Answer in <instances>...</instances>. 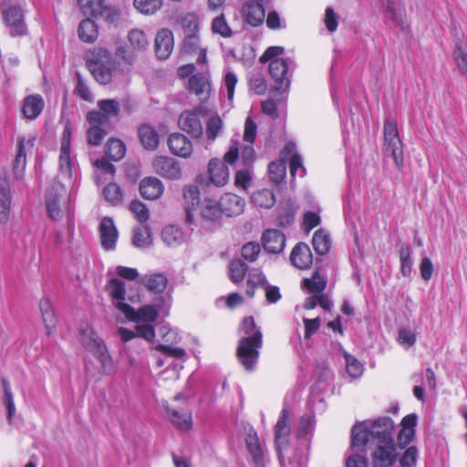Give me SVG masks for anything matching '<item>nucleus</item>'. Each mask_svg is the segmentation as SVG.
<instances>
[{"label":"nucleus","instance_id":"1","mask_svg":"<svg viewBox=\"0 0 467 467\" xmlns=\"http://www.w3.org/2000/svg\"><path fill=\"white\" fill-rule=\"evenodd\" d=\"M240 331L244 335L240 338L236 355L244 368L248 371H253L263 345V335L253 317H246L243 319Z\"/></svg>","mask_w":467,"mask_h":467},{"label":"nucleus","instance_id":"2","mask_svg":"<svg viewBox=\"0 0 467 467\" xmlns=\"http://www.w3.org/2000/svg\"><path fill=\"white\" fill-rule=\"evenodd\" d=\"M394 422L391 419L379 418L373 422H357L351 429V447L364 448L370 443L379 442L387 438L393 439Z\"/></svg>","mask_w":467,"mask_h":467},{"label":"nucleus","instance_id":"3","mask_svg":"<svg viewBox=\"0 0 467 467\" xmlns=\"http://www.w3.org/2000/svg\"><path fill=\"white\" fill-rule=\"evenodd\" d=\"M284 47H270L260 57L261 63L269 62L268 70L274 80V88L278 91H285L291 82V76L295 68V63L290 58H285Z\"/></svg>","mask_w":467,"mask_h":467},{"label":"nucleus","instance_id":"4","mask_svg":"<svg viewBox=\"0 0 467 467\" xmlns=\"http://www.w3.org/2000/svg\"><path fill=\"white\" fill-rule=\"evenodd\" d=\"M81 13L91 16L83 19L78 29L98 28L93 18H101L109 24L118 26L120 19V13L116 8L107 5L105 0H78Z\"/></svg>","mask_w":467,"mask_h":467},{"label":"nucleus","instance_id":"5","mask_svg":"<svg viewBox=\"0 0 467 467\" xmlns=\"http://www.w3.org/2000/svg\"><path fill=\"white\" fill-rule=\"evenodd\" d=\"M79 337L83 347L99 359L102 372L109 374L113 370V361L102 339L87 323L80 326Z\"/></svg>","mask_w":467,"mask_h":467},{"label":"nucleus","instance_id":"6","mask_svg":"<svg viewBox=\"0 0 467 467\" xmlns=\"http://www.w3.org/2000/svg\"><path fill=\"white\" fill-rule=\"evenodd\" d=\"M239 142L232 140L228 150L223 156V161L212 159L208 164V173L211 182L217 186H224L230 177L227 164H234L239 158Z\"/></svg>","mask_w":467,"mask_h":467},{"label":"nucleus","instance_id":"7","mask_svg":"<svg viewBox=\"0 0 467 467\" xmlns=\"http://www.w3.org/2000/svg\"><path fill=\"white\" fill-rule=\"evenodd\" d=\"M88 67L95 79L99 83L106 85L112 79L116 62L108 50L99 49L88 60Z\"/></svg>","mask_w":467,"mask_h":467},{"label":"nucleus","instance_id":"8","mask_svg":"<svg viewBox=\"0 0 467 467\" xmlns=\"http://www.w3.org/2000/svg\"><path fill=\"white\" fill-rule=\"evenodd\" d=\"M368 446H374L370 454L373 467H393L396 464L400 451L394 439H383L381 441L370 443Z\"/></svg>","mask_w":467,"mask_h":467},{"label":"nucleus","instance_id":"9","mask_svg":"<svg viewBox=\"0 0 467 467\" xmlns=\"http://www.w3.org/2000/svg\"><path fill=\"white\" fill-rule=\"evenodd\" d=\"M384 152L393 158L397 167L403 163V150L396 121L389 118L384 123Z\"/></svg>","mask_w":467,"mask_h":467},{"label":"nucleus","instance_id":"10","mask_svg":"<svg viewBox=\"0 0 467 467\" xmlns=\"http://www.w3.org/2000/svg\"><path fill=\"white\" fill-rule=\"evenodd\" d=\"M67 203V200L64 185L60 182H55L48 188L46 194V206L49 217L55 221L60 220Z\"/></svg>","mask_w":467,"mask_h":467},{"label":"nucleus","instance_id":"11","mask_svg":"<svg viewBox=\"0 0 467 467\" xmlns=\"http://www.w3.org/2000/svg\"><path fill=\"white\" fill-rule=\"evenodd\" d=\"M164 302L163 298L157 299L155 305H144L138 310L130 305H122L121 313L125 315L130 321L136 323L153 324L158 317L161 305Z\"/></svg>","mask_w":467,"mask_h":467},{"label":"nucleus","instance_id":"12","mask_svg":"<svg viewBox=\"0 0 467 467\" xmlns=\"http://www.w3.org/2000/svg\"><path fill=\"white\" fill-rule=\"evenodd\" d=\"M206 113L207 109L204 106H198L192 110H185L179 117V127L193 138H200L203 133L200 115Z\"/></svg>","mask_w":467,"mask_h":467},{"label":"nucleus","instance_id":"13","mask_svg":"<svg viewBox=\"0 0 467 467\" xmlns=\"http://www.w3.org/2000/svg\"><path fill=\"white\" fill-rule=\"evenodd\" d=\"M290 435L289 411L286 408L281 410L275 426V445L278 452L287 447Z\"/></svg>","mask_w":467,"mask_h":467},{"label":"nucleus","instance_id":"14","mask_svg":"<svg viewBox=\"0 0 467 467\" xmlns=\"http://www.w3.org/2000/svg\"><path fill=\"white\" fill-rule=\"evenodd\" d=\"M154 171L161 176L169 180H177L181 177V167L173 158L159 156L153 161Z\"/></svg>","mask_w":467,"mask_h":467},{"label":"nucleus","instance_id":"15","mask_svg":"<svg viewBox=\"0 0 467 467\" xmlns=\"http://www.w3.org/2000/svg\"><path fill=\"white\" fill-rule=\"evenodd\" d=\"M167 416L172 425L180 431H190L192 427V413L188 408L170 407L164 405Z\"/></svg>","mask_w":467,"mask_h":467},{"label":"nucleus","instance_id":"16","mask_svg":"<svg viewBox=\"0 0 467 467\" xmlns=\"http://www.w3.org/2000/svg\"><path fill=\"white\" fill-rule=\"evenodd\" d=\"M35 138L25 140V138L17 139V153L13 164L14 175L16 179H21L26 164V150L34 147Z\"/></svg>","mask_w":467,"mask_h":467},{"label":"nucleus","instance_id":"17","mask_svg":"<svg viewBox=\"0 0 467 467\" xmlns=\"http://www.w3.org/2000/svg\"><path fill=\"white\" fill-rule=\"evenodd\" d=\"M265 250L271 254H280L285 246V234L276 229H268L262 235Z\"/></svg>","mask_w":467,"mask_h":467},{"label":"nucleus","instance_id":"18","mask_svg":"<svg viewBox=\"0 0 467 467\" xmlns=\"http://www.w3.org/2000/svg\"><path fill=\"white\" fill-rule=\"evenodd\" d=\"M242 15L244 21L251 26H259L265 17V10L258 2H246L242 8Z\"/></svg>","mask_w":467,"mask_h":467},{"label":"nucleus","instance_id":"19","mask_svg":"<svg viewBox=\"0 0 467 467\" xmlns=\"http://www.w3.org/2000/svg\"><path fill=\"white\" fill-rule=\"evenodd\" d=\"M139 284L155 295H161L167 288L168 278L162 273H150L140 277Z\"/></svg>","mask_w":467,"mask_h":467},{"label":"nucleus","instance_id":"20","mask_svg":"<svg viewBox=\"0 0 467 467\" xmlns=\"http://www.w3.org/2000/svg\"><path fill=\"white\" fill-rule=\"evenodd\" d=\"M168 146L171 153L182 158H188L192 152L191 140L185 135L179 132L169 136Z\"/></svg>","mask_w":467,"mask_h":467},{"label":"nucleus","instance_id":"21","mask_svg":"<svg viewBox=\"0 0 467 467\" xmlns=\"http://www.w3.org/2000/svg\"><path fill=\"white\" fill-rule=\"evenodd\" d=\"M222 214L236 216L244 212L245 202L240 196L234 193L223 194L219 201Z\"/></svg>","mask_w":467,"mask_h":467},{"label":"nucleus","instance_id":"22","mask_svg":"<svg viewBox=\"0 0 467 467\" xmlns=\"http://www.w3.org/2000/svg\"><path fill=\"white\" fill-rule=\"evenodd\" d=\"M296 144L288 142L281 151V158L284 161L289 160L290 173L292 177L296 175L297 171H300L299 176L303 177L306 174V170L303 166L301 156L296 151Z\"/></svg>","mask_w":467,"mask_h":467},{"label":"nucleus","instance_id":"23","mask_svg":"<svg viewBox=\"0 0 467 467\" xmlns=\"http://www.w3.org/2000/svg\"><path fill=\"white\" fill-rule=\"evenodd\" d=\"M188 88L196 95L201 102H205L212 91L209 78L201 74L192 75L189 78Z\"/></svg>","mask_w":467,"mask_h":467},{"label":"nucleus","instance_id":"24","mask_svg":"<svg viewBox=\"0 0 467 467\" xmlns=\"http://www.w3.org/2000/svg\"><path fill=\"white\" fill-rule=\"evenodd\" d=\"M70 136L71 130L66 126L63 130L61 150L59 156V171L62 175L71 177V161H70Z\"/></svg>","mask_w":467,"mask_h":467},{"label":"nucleus","instance_id":"25","mask_svg":"<svg viewBox=\"0 0 467 467\" xmlns=\"http://www.w3.org/2000/svg\"><path fill=\"white\" fill-rule=\"evenodd\" d=\"M101 244L106 250H112L118 240V231L114 222L109 217H104L99 224Z\"/></svg>","mask_w":467,"mask_h":467},{"label":"nucleus","instance_id":"26","mask_svg":"<svg viewBox=\"0 0 467 467\" xmlns=\"http://www.w3.org/2000/svg\"><path fill=\"white\" fill-rule=\"evenodd\" d=\"M313 257L309 246L305 243H298L290 254L291 264L298 269H306L312 265Z\"/></svg>","mask_w":467,"mask_h":467},{"label":"nucleus","instance_id":"27","mask_svg":"<svg viewBox=\"0 0 467 467\" xmlns=\"http://www.w3.org/2000/svg\"><path fill=\"white\" fill-rule=\"evenodd\" d=\"M12 195L9 182L6 178H0V223H7L10 216Z\"/></svg>","mask_w":467,"mask_h":467},{"label":"nucleus","instance_id":"28","mask_svg":"<svg viewBox=\"0 0 467 467\" xmlns=\"http://www.w3.org/2000/svg\"><path fill=\"white\" fill-rule=\"evenodd\" d=\"M172 31H158L155 36V52L160 59H166L173 49Z\"/></svg>","mask_w":467,"mask_h":467},{"label":"nucleus","instance_id":"29","mask_svg":"<svg viewBox=\"0 0 467 467\" xmlns=\"http://www.w3.org/2000/svg\"><path fill=\"white\" fill-rule=\"evenodd\" d=\"M164 186L161 180L156 177L144 178L140 183L141 196L148 200H156L161 196Z\"/></svg>","mask_w":467,"mask_h":467},{"label":"nucleus","instance_id":"30","mask_svg":"<svg viewBox=\"0 0 467 467\" xmlns=\"http://www.w3.org/2000/svg\"><path fill=\"white\" fill-rule=\"evenodd\" d=\"M246 446L251 454L255 467H265V456L263 445L260 443L255 432L248 433L246 439Z\"/></svg>","mask_w":467,"mask_h":467},{"label":"nucleus","instance_id":"31","mask_svg":"<svg viewBox=\"0 0 467 467\" xmlns=\"http://www.w3.org/2000/svg\"><path fill=\"white\" fill-rule=\"evenodd\" d=\"M44 106L45 102L40 95H30L25 99L22 111L26 119H35L40 115Z\"/></svg>","mask_w":467,"mask_h":467},{"label":"nucleus","instance_id":"32","mask_svg":"<svg viewBox=\"0 0 467 467\" xmlns=\"http://www.w3.org/2000/svg\"><path fill=\"white\" fill-rule=\"evenodd\" d=\"M108 291L112 297L116 307L121 312V306L128 305L125 303L126 287L125 283L119 278H111L108 284Z\"/></svg>","mask_w":467,"mask_h":467},{"label":"nucleus","instance_id":"33","mask_svg":"<svg viewBox=\"0 0 467 467\" xmlns=\"http://www.w3.org/2000/svg\"><path fill=\"white\" fill-rule=\"evenodd\" d=\"M5 24L8 27L22 28L24 24V13L18 5H12L2 12Z\"/></svg>","mask_w":467,"mask_h":467},{"label":"nucleus","instance_id":"34","mask_svg":"<svg viewBox=\"0 0 467 467\" xmlns=\"http://www.w3.org/2000/svg\"><path fill=\"white\" fill-rule=\"evenodd\" d=\"M163 242L169 246H177L185 241V234L182 230L176 225H168L161 232Z\"/></svg>","mask_w":467,"mask_h":467},{"label":"nucleus","instance_id":"35","mask_svg":"<svg viewBox=\"0 0 467 467\" xmlns=\"http://www.w3.org/2000/svg\"><path fill=\"white\" fill-rule=\"evenodd\" d=\"M139 137L141 144L147 150H154L159 145V135L157 131L149 125H142L139 129Z\"/></svg>","mask_w":467,"mask_h":467},{"label":"nucleus","instance_id":"36","mask_svg":"<svg viewBox=\"0 0 467 467\" xmlns=\"http://www.w3.org/2000/svg\"><path fill=\"white\" fill-rule=\"evenodd\" d=\"M296 208L291 202H281L277 209V223L280 226H289L294 223Z\"/></svg>","mask_w":467,"mask_h":467},{"label":"nucleus","instance_id":"37","mask_svg":"<svg viewBox=\"0 0 467 467\" xmlns=\"http://www.w3.org/2000/svg\"><path fill=\"white\" fill-rule=\"evenodd\" d=\"M453 57L459 71L467 78V42L462 40L456 42Z\"/></svg>","mask_w":467,"mask_h":467},{"label":"nucleus","instance_id":"38","mask_svg":"<svg viewBox=\"0 0 467 467\" xmlns=\"http://www.w3.org/2000/svg\"><path fill=\"white\" fill-rule=\"evenodd\" d=\"M252 202L259 207L269 209L275 202L274 192L269 189L254 192L251 196Z\"/></svg>","mask_w":467,"mask_h":467},{"label":"nucleus","instance_id":"39","mask_svg":"<svg viewBox=\"0 0 467 467\" xmlns=\"http://www.w3.org/2000/svg\"><path fill=\"white\" fill-rule=\"evenodd\" d=\"M202 217L208 221H218L222 216L219 202L212 199H205L202 206Z\"/></svg>","mask_w":467,"mask_h":467},{"label":"nucleus","instance_id":"40","mask_svg":"<svg viewBox=\"0 0 467 467\" xmlns=\"http://www.w3.org/2000/svg\"><path fill=\"white\" fill-rule=\"evenodd\" d=\"M312 244L317 254H326L330 248L329 235L322 229L317 230L314 234Z\"/></svg>","mask_w":467,"mask_h":467},{"label":"nucleus","instance_id":"41","mask_svg":"<svg viewBox=\"0 0 467 467\" xmlns=\"http://www.w3.org/2000/svg\"><path fill=\"white\" fill-rule=\"evenodd\" d=\"M400 273L403 276H409L412 271L413 260L411 248L403 244L400 249Z\"/></svg>","mask_w":467,"mask_h":467},{"label":"nucleus","instance_id":"42","mask_svg":"<svg viewBox=\"0 0 467 467\" xmlns=\"http://www.w3.org/2000/svg\"><path fill=\"white\" fill-rule=\"evenodd\" d=\"M126 148L119 139H110L107 142L106 154L115 161L121 160L125 155Z\"/></svg>","mask_w":467,"mask_h":467},{"label":"nucleus","instance_id":"43","mask_svg":"<svg viewBox=\"0 0 467 467\" xmlns=\"http://www.w3.org/2000/svg\"><path fill=\"white\" fill-rule=\"evenodd\" d=\"M183 198L188 206L194 208L200 203V191L196 185L190 184L183 188ZM187 208V218L191 219V214Z\"/></svg>","mask_w":467,"mask_h":467},{"label":"nucleus","instance_id":"44","mask_svg":"<svg viewBox=\"0 0 467 467\" xmlns=\"http://www.w3.org/2000/svg\"><path fill=\"white\" fill-rule=\"evenodd\" d=\"M223 131V120L218 114L212 115L206 124L208 140H214Z\"/></svg>","mask_w":467,"mask_h":467},{"label":"nucleus","instance_id":"45","mask_svg":"<svg viewBox=\"0 0 467 467\" xmlns=\"http://www.w3.org/2000/svg\"><path fill=\"white\" fill-rule=\"evenodd\" d=\"M103 196L112 205H118L122 202V192L115 182H110L104 187Z\"/></svg>","mask_w":467,"mask_h":467},{"label":"nucleus","instance_id":"46","mask_svg":"<svg viewBox=\"0 0 467 467\" xmlns=\"http://www.w3.org/2000/svg\"><path fill=\"white\" fill-rule=\"evenodd\" d=\"M133 244L138 248L149 247L151 244L150 232L147 227H137L133 231Z\"/></svg>","mask_w":467,"mask_h":467},{"label":"nucleus","instance_id":"47","mask_svg":"<svg viewBox=\"0 0 467 467\" xmlns=\"http://www.w3.org/2000/svg\"><path fill=\"white\" fill-rule=\"evenodd\" d=\"M326 280L320 276L317 271H315L311 278L304 280V286L311 293L321 294L326 288Z\"/></svg>","mask_w":467,"mask_h":467},{"label":"nucleus","instance_id":"48","mask_svg":"<svg viewBox=\"0 0 467 467\" xmlns=\"http://www.w3.org/2000/svg\"><path fill=\"white\" fill-rule=\"evenodd\" d=\"M268 173H269V179L275 182L279 183L281 182L286 173V167L285 162L284 160L280 161H273L268 166Z\"/></svg>","mask_w":467,"mask_h":467},{"label":"nucleus","instance_id":"49","mask_svg":"<svg viewBox=\"0 0 467 467\" xmlns=\"http://www.w3.org/2000/svg\"><path fill=\"white\" fill-rule=\"evenodd\" d=\"M386 8V12L389 18L395 21H400L402 18L403 9L400 0H379Z\"/></svg>","mask_w":467,"mask_h":467},{"label":"nucleus","instance_id":"50","mask_svg":"<svg viewBox=\"0 0 467 467\" xmlns=\"http://www.w3.org/2000/svg\"><path fill=\"white\" fill-rule=\"evenodd\" d=\"M99 109L102 111L108 120L116 117L120 111V105L116 99H102L98 102Z\"/></svg>","mask_w":467,"mask_h":467},{"label":"nucleus","instance_id":"51","mask_svg":"<svg viewBox=\"0 0 467 467\" xmlns=\"http://www.w3.org/2000/svg\"><path fill=\"white\" fill-rule=\"evenodd\" d=\"M162 5V0H134L135 8L145 15H152Z\"/></svg>","mask_w":467,"mask_h":467},{"label":"nucleus","instance_id":"52","mask_svg":"<svg viewBox=\"0 0 467 467\" xmlns=\"http://www.w3.org/2000/svg\"><path fill=\"white\" fill-rule=\"evenodd\" d=\"M344 357L348 374L353 379L360 377L364 371L363 365L355 357L348 353H345Z\"/></svg>","mask_w":467,"mask_h":467},{"label":"nucleus","instance_id":"53","mask_svg":"<svg viewBox=\"0 0 467 467\" xmlns=\"http://www.w3.org/2000/svg\"><path fill=\"white\" fill-rule=\"evenodd\" d=\"M247 265L240 259L233 260L230 264L231 279L234 283L241 282L245 273L247 272Z\"/></svg>","mask_w":467,"mask_h":467},{"label":"nucleus","instance_id":"54","mask_svg":"<svg viewBox=\"0 0 467 467\" xmlns=\"http://www.w3.org/2000/svg\"><path fill=\"white\" fill-rule=\"evenodd\" d=\"M241 253L244 259L254 262L261 253V246L258 243L249 242L242 247Z\"/></svg>","mask_w":467,"mask_h":467},{"label":"nucleus","instance_id":"55","mask_svg":"<svg viewBox=\"0 0 467 467\" xmlns=\"http://www.w3.org/2000/svg\"><path fill=\"white\" fill-rule=\"evenodd\" d=\"M129 40L132 47L143 49L149 45V38L145 31H129Z\"/></svg>","mask_w":467,"mask_h":467},{"label":"nucleus","instance_id":"56","mask_svg":"<svg viewBox=\"0 0 467 467\" xmlns=\"http://www.w3.org/2000/svg\"><path fill=\"white\" fill-rule=\"evenodd\" d=\"M418 459V449L410 446L406 449L400 459V467H412L416 464Z\"/></svg>","mask_w":467,"mask_h":467},{"label":"nucleus","instance_id":"57","mask_svg":"<svg viewBox=\"0 0 467 467\" xmlns=\"http://www.w3.org/2000/svg\"><path fill=\"white\" fill-rule=\"evenodd\" d=\"M105 136L106 131L100 126H91L87 131V140L90 145H99Z\"/></svg>","mask_w":467,"mask_h":467},{"label":"nucleus","instance_id":"58","mask_svg":"<svg viewBox=\"0 0 467 467\" xmlns=\"http://www.w3.org/2000/svg\"><path fill=\"white\" fill-rule=\"evenodd\" d=\"M130 209L139 222L144 223L149 219V210L141 202L138 200L132 201Z\"/></svg>","mask_w":467,"mask_h":467},{"label":"nucleus","instance_id":"59","mask_svg":"<svg viewBox=\"0 0 467 467\" xmlns=\"http://www.w3.org/2000/svg\"><path fill=\"white\" fill-rule=\"evenodd\" d=\"M182 50L184 53H193L199 50V36L196 32H192L183 39Z\"/></svg>","mask_w":467,"mask_h":467},{"label":"nucleus","instance_id":"60","mask_svg":"<svg viewBox=\"0 0 467 467\" xmlns=\"http://www.w3.org/2000/svg\"><path fill=\"white\" fill-rule=\"evenodd\" d=\"M251 171L249 167H245L236 171L234 183L237 187L246 190L251 182Z\"/></svg>","mask_w":467,"mask_h":467},{"label":"nucleus","instance_id":"61","mask_svg":"<svg viewBox=\"0 0 467 467\" xmlns=\"http://www.w3.org/2000/svg\"><path fill=\"white\" fill-rule=\"evenodd\" d=\"M137 337H140L148 342H152L155 338V329L152 324H140L136 326Z\"/></svg>","mask_w":467,"mask_h":467},{"label":"nucleus","instance_id":"62","mask_svg":"<svg viewBox=\"0 0 467 467\" xmlns=\"http://www.w3.org/2000/svg\"><path fill=\"white\" fill-rule=\"evenodd\" d=\"M249 86L252 90L260 95L266 90V81L261 74H254L250 78Z\"/></svg>","mask_w":467,"mask_h":467},{"label":"nucleus","instance_id":"63","mask_svg":"<svg viewBox=\"0 0 467 467\" xmlns=\"http://www.w3.org/2000/svg\"><path fill=\"white\" fill-rule=\"evenodd\" d=\"M415 431L410 428H402L398 434V446L400 449L407 447L414 438Z\"/></svg>","mask_w":467,"mask_h":467},{"label":"nucleus","instance_id":"64","mask_svg":"<svg viewBox=\"0 0 467 467\" xmlns=\"http://www.w3.org/2000/svg\"><path fill=\"white\" fill-rule=\"evenodd\" d=\"M180 25L183 29H198L200 26L198 16L192 13H187L181 17Z\"/></svg>","mask_w":467,"mask_h":467}]
</instances>
